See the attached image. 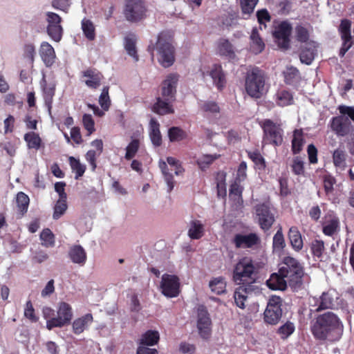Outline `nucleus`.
<instances>
[{"instance_id": "obj_1", "label": "nucleus", "mask_w": 354, "mask_h": 354, "mask_svg": "<svg viewBox=\"0 0 354 354\" xmlns=\"http://www.w3.org/2000/svg\"><path fill=\"white\" fill-rule=\"evenodd\" d=\"M257 275L258 268L250 258L243 257L234 266L232 280L239 286L235 289L234 298L239 308L244 309L248 295L258 289L255 285Z\"/></svg>"}, {"instance_id": "obj_2", "label": "nucleus", "mask_w": 354, "mask_h": 354, "mask_svg": "<svg viewBox=\"0 0 354 354\" xmlns=\"http://www.w3.org/2000/svg\"><path fill=\"white\" fill-rule=\"evenodd\" d=\"M343 324L332 312L318 315L310 323V331L318 340L338 341L343 333Z\"/></svg>"}, {"instance_id": "obj_3", "label": "nucleus", "mask_w": 354, "mask_h": 354, "mask_svg": "<svg viewBox=\"0 0 354 354\" xmlns=\"http://www.w3.org/2000/svg\"><path fill=\"white\" fill-rule=\"evenodd\" d=\"M279 269L293 291L297 292L303 288L304 267L298 259L290 256L284 257Z\"/></svg>"}, {"instance_id": "obj_4", "label": "nucleus", "mask_w": 354, "mask_h": 354, "mask_svg": "<svg viewBox=\"0 0 354 354\" xmlns=\"http://www.w3.org/2000/svg\"><path fill=\"white\" fill-rule=\"evenodd\" d=\"M158 55V62L164 68H168L175 62V48L171 44V37L165 32H161L157 37L156 41H150L147 47V51L154 58V51Z\"/></svg>"}, {"instance_id": "obj_5", "label": "nucleus", "mask_w": 354, "mask_h": 354, "mask_svg": "<svg viewBox=\"0 0 354 354\" xmlns=\"http://www.w3.org/2000/svg\"><path fill=\"white\" fill-rule=\"evenodd\" d=\"M266 75L263 71L254 67L248 71L245 79L246 93L252 98L259 99L265 90Z\"/></svg>"}, {"instance_id": "obj_6", "label": "nucleus", "mask_w": 354, "mask_h": 354, "mask_svg": "<svg viewBox=\"0 0 354 354\" xmlns=\"http://www.w3.org/2000/svg\"><path fill=\"white\" fill-rule=\"evenodd\" d=\"M147 8L145 0H124L123 15L127 21L136 23L147 17Z\"/></svg>"}, {"instance_id": "obj_7", "label": "nucleus", "mask_w": 354, "mask_h": 354, "mask_svg": "<svg viewBox=\"0 0 354 354\" xmlns=\"http://www.w3.org/2000/svg\"><path fill=\"white\" fill-rule=\"evenodd\" d=\"M263 131L262 144L271 145L274 147L281 145L283 142V129L279 124L270 119H266L261 123Z\"/></svg>"}, {"instance_id": "obj_8", "label": "nucleus", "mask_w": 354, "mask_h": 354, "mask_svg": "<svg viewBox=\"0 0 354 354\" xmlns=\"http://www.w3.org/2000/svg\"><path fill=\"white\" fill-rule=\"evenodd\" d=\"M283 299L279 296L273 295L270 297L267 306L263 313L264 322L269 325H277L283 314Z\"/></svg>"}, {"instance_id": "obj_9", "label": "nucleus", "mask_w": 354, "mask_h": 354, "mask_svg": "<svg viewBox=\"0 0 354 354\" xmlns=\"http://www.w3.org/2000/svg\"><path fill=\"white\" fill-rule=\"evenodd\" d=\"M255 212L260 228L266 232L275 222L274 209L269 203H262L255 206Z\"/></svg>"}, {"instance_id": "obj_10", "label": "nucleus", "mask_w": 354, "mask_h": 354, "mask_svg": "<svg viewBox=\"0 0 354 354\" xmlns=\"http://www.w3.org/2000/svg\"><path fill=\"white\" fill-rule=\"evenodd\" d=\"M57 314L56 317H52L46 321V328L48 330L69 324L73 316L71 305L64 301L59 304Z\"/></svg>"}, {"instance_id": "obj_11", "label": "nucleus", "mask_w": 354, "mask_h": 354, "mask_svg": "<svg viewBox=\"0 0 354 354\" xmlns=\"http://www.w3.org/2000/svg\"><path fill=\"white\" fill-rule=\"evenodd\" d=\"M46 15L48 23L46 27L47 34L54 41H60L64 32L63 27L61 25L62 21L61 17L53 12H47Z\"/></svg>"}, {"instance_id": "obj_12", "label": "nucleus", "mask_w": 354, "mask_h": 354, "mask_svg": "<svg viewBox=\"0 0 354 354\" xmlns=\"http://www.w3.org/2000/svg\"><path fill=\"white\" fill-rule=\"evenodd\" d=\"M180 280L176 275L164 274L162 276L161 292L167 297H176L180 293Z\"/></svg>"}, {"instance_id": "obj_13", "label": "nucleus", "mask_w": 354, "mask_h": 354, "mask_svg": "<svg viewBox=\"0 0 354 354\" xmlns=\"http://www.w3.org/2000/svg\"><path fill=\"white\" fill-rule=\"evenodd\" d=\"M197 328L201 337L208 339L211 334L212 321L207 308L204 305H199L197 308Z\"/></svg>"}, {"instance_id": "obj_14", "label": "nucleus", "mask_w": 354, "mask_h": 354, "mask_svg": "<svg viewBox=\"0 0 354 354\" xmlns=\"http://www.w3.org/2000/svg\"><path fill=\"white\" fill-rule=\"evenodd\" d=\"M179 75L176 73H171L162 83L161 97L167 100H175L176 86Z\"/></svg>"}, {"instance_id": "obj_15", "label": "nucleus", "mask_w": 354, "mask_h": 354, "mask_svg": "<svg viewBox=\"0 0 354 354\" xmlns=\"http://www.w3.org/2000/svg\"><path fill=\"white\" fill-rule=\"evenodd\" d=\"M81 79L88 88L97 89L102 84L104 75L97 69L90 67L81 73Z\"/></svg>"}, {"instance_id": "obj_16", "label": "nucleus", "mask_w": 354, "mask_h": 354, "mask_svg": "<svg viewBox=\"0 0 354 354\" xmlns=\"http://www.w3.org/2000/svg\"><path fill=\"white\" fill-rule=\"evenodd\" d=\"M260 238L256 233L248 234H236L232 239V243L236 248H252L260 243Z\"/></svg>"}, {"instance_id": "obj_17", "label": "nucleus", "mask_w": 354, "mask_h": 354, "mask_svg": "<svg viewBox=\"0 0 354 354\" xmlns=\"http://www.w3.org/2000/svg\"><path fill=\"white\" fill-rule=\"evenodd\" d=\"M292 31L291 25L287 21L281 22L273 32V36L279 41L281 48L287 49L290 46V36Z\"/></svg>"}, {"instance_id": "obj_18", "label": "nucleus", "mask_w": 354, "mask_h": 354, "mask_svg": "<svg viewBox=\"0 0 354 354\" xmlns=\"http://www.w3.org/2000/svg\"><path fill=\"white\" fill-rule=\"evenodd\" d=\"M209 75L212 79L213 84L217 90L222 91L226 86L227 84L226 74L224 72L222 66L220 64H213L209 71Z\"/></svg>"}, {"instance_id": "obj_19", "label": "nucleus", "mask_w": 354, "mask_h": 354, "mask_svg": "<svg viewBox=\"0 0 354 354\" xmlns=\"http://www.w3.org/2000/svg\"><path fill=\"white\" fill-rule=\"evenodd\" d=\"M351 122L348 118L342 116L333 117L330 121L329 126L331 130L338 136L344 137L349 132Z\"/></svg>"}, {"instance_id": "obj_20", "label": "nucleus", "mask_w": 354, "mask_h": 354, "mask_svg": "<svg viewBox=\"0 0 354 354\" xmlns=\"http://www.w3.org/2000/svg\"><path fill=\"white\" fill-rule=\"evenodd\" d=\"M317 55V46L313 41L300 46L299 59L301 63L310 65Z\"/></svg>"}, {"instance_id": "obj_21", "label": "nucleus", "mask_w": 354, "mask_h": 354, "mask_svg": "<svg viewBox=\"0 0 354 354\" xmlns=\"http://www.w3.org/2000/svg\"><path fill=\"white\" fill-rule=\"evenodd\" d=\"M41 86L42 88V95L44 100L45 105L48 108L49 112H50L53 97L55 94V84L54 83H47L45 76H43V78L41 81Z\"/></svg>"}, {"instance_id": "obj_22", "label": "nucleus", "mask_w": 354, "mask_h": 354, "mask_svg": "<svg viewBox=\"0 0 354 354\" xmlns=\"http://www.w3.org/2000/svg\"><path fill=\"white\" fill-rule=\"evenodd\" d=\"M339 220L335 216H330L326 218L322 223V232L324 235L333 237L339 231Z\"/></svg>"}, {"instance_id": "obj_23", "label": "nucleus", "mask_w": 354, "mask_h": 354, "mask_svg": "<svg viewBox=\"0 0 354 354\" xmlns=\"http://www.w3.org/2000/svg\"><path fill=\"white\" fill-rule=\"evenodd\" d=\"M93 322V317L91 313H87L75 319L72 323V330L74 334L80 335Z\"/></svg>"}, {"instance_id": "obj_24", "label": "nucleus", "mask_w": 354, "mask_h": 354, "mask_svg": "<svg viewBox=\"0 0 354 354\" xmlns=\"http://www.w3.org/2000/svg\"><path fill=\"white\" fill-rule=\"evenodd\" d=\"M39 55L45 65L51 66L55 61L56 55L53 47L47 41H43L39 48Z\"/></svg>"}, {"instance_id": "obj_25", "label": "nucleus", "mask_w": 354, "mask_h": 354, "mask_svg": "<svg viewBox=\"0 0 354 354\" xmlns=\"http://www.w3.org/2000/svg\"><path fill=\"white\" fill-rule=\"evenodd\" d=\"M174 101L158 97L156 103L153 105L152 110L154 113L161 115L174 113V109L172 103Z\"/></svg>"}, {"instance_id": "obj_26", "label": "nucleus", "mask_w": 354, "mask_h": 354, "mask_svg": "<svg viewBox=\"0 0 354 354\" xmlns=\"http://www.w3.org/2000/svg\"><path fill=\"white\" fill-rule=\"evenodd\" d=\"M266 285L271 290H284L288 286V282L286 279L279 273V270L277 273H272L270 278L266 281Z\"/></svg>"}, {"instance_id": "obj_27", "label": "nucleus", "mask_w": 354, "mask_h": 354, "mask_svg": "<svg viewBox=\"0 0 354 354\" xmlns=\"http://www.w3.org/2000/svg\"><path fill=\"white\" fill-rule=\"evenodd\" d=\"M217 53L222 57L229 59H234L236 54L233 45L227 39L221 38L217 43Z\"/></svg>"}, {"instance_id": "obj_28", "label": "nucleus", "mask_w": 354, "mask_h": 354, "mask_svg": "<svg viewBox=\"0 0 354 354\" xmlns=\"http://www.w3.org/2000/svg\"><path fill=\"white\" fill-rule=\"evenodd\" d=\"M68 257L73 263L80 266H84L87 259L86 251L80 245L71 247L68 251Z\"/></svg>"}, {"instance_id": "obj_29", "label": "nucleus", "mask_w": 354, "mask_h": 354, "mask_svg": "<svg viewBox=\"0 0 354 354\" xmlns=\"http://www.w3.org/2000/svg\"><path fill=\"white\" fill-rule=\"evenodd\" d=\"M288 237L292 249L296 252H299L304 247V242L301 234L296 226L290 227L288 232Z\"/></svg>"}, {"instance_id": "obj_30", "label": "nucleus", "mask_w": 354, "mask_h": 354, "mask_svg": "<svg viewBox=\"0 0 354 354\" xmlns=\"http://www.w3.org/2000/svg\"><path fill=\"white\" fill-rule=\"evenodd\" d=\"M347 156H348L344 146H339L338 148L335 149L332 155L334 166L342 171L345 170L346 167Z\"/></svg>"}, {"instance_id": "obj_31", "label": "nucleus", "mask_w": 354, "mask_h": 354, "mask_svg": "<svg viewBox=\"0 0 354 354\" xmlns=\"http://www.w3.org/2000/svg\"><path fill=\"white\" fill-rule=\"evenodd\" d=\"M136 36L133 33L128 34L124 39V49L127 54L133 57L135 62H138L139 60V56L136 46Z\"/></svg>"}, {"instance_id": "obj_32", "label": "nucleus", "mask_w": 354, "mask_h": 354, "mask_svg": "<svg viewBox=\"0 0 354 354\" xmlns=\"http://www.w3.org/2000/svg\"><path fill=\"white\" fill-rule=\"evenodd\" d=\"M204 225L201 221L193 220L190 221L189 228L188 230V236L191 239H200L204 236Z\"/></svg>"}, {"instance_id": "obj_33", "label": "nucleus", "mask_w": 354, "mask_h": 354, "mask_svg": "<svg viewBox=\"0 0 354 354\" xmlns=\"http://www.w3.org/2000/svg\"><path fill=\"white\" fill-rule=\"evenodd\" d=\"M250 48L255 53H261L265 48V44L259 34L257 28L252 29L250 35Z\"/></svg>"}, {"instance_id": "obj_34", "label": "nucleus", "mask_w": 354, "mask_h": 354, "mask_svg": "<svg viewBox=\"0 0 354 354\" xmlns=\"http://www.w3.org/2000/svg\"><path fill=\"white\" fill-rule=\"evenodd\" d=\"M150 138L153 145L159 147L162 144V136L160 131V124L155 118H151L149 122Z\"/></svg>"}, {"instance_id": "obj_35", "label": "nucleus", "mask_w": 354, "mask_h": 354, "mask_svg": "<svg viewBox=\"0 0 354 354\" xmlns=\"http://www.w3.org/2000/svg\"><path fill=\"white\" fill-rule=\"evenodd\" d=\"M305 143L304 132L302 129H295L293 131V138L292 140V151L293 154L299 153Z\"/></svg>"}, {"instance_id": "obj_36", "label": "nucleus", "mask_w": 354, "mask_h": 354, "mask_svg": "<svg viewBox=\"0 0 354 354\" xmlns=\"http://www.w3.org/2000/svg\"><path fill=\"white\" fill-rule=\"evenodd\" d=\"M160 335L157 330H148L142 335L140 344L145 346H154L158 344Z\"/></svg>"}, {"instance_id": "obj_37", "label": "nucleus", "mask_w": 354, "mask_h": 354, "mask_svg": "<svg viewBox=\"0 0 354 354\" xmlns=\"http://www.w3.org/2000/svg\"><path fill=\"white\" fill-rule=\"evenodd\" d=\"M17 205L19 217H22L28 211L30 199L27 194L20 192L17 194Z\"/></svg>"}, {"instance_id": "obj_38", "label": "nucleus", "mask_w": 354, "mask_h": 354, "mask_svg": "<svg viewBox=\"0 0 354 354\" xmlns=\"http://www.w3.org/2000/svg\"><path fill=\"white\" fill-rule=\"evenodd\" d=\"M283 75L285 83L289 85L297 83L301 79L299 71L294 66L288 67Z\"/></svg>"}, {"instance_id": "obj_39", "label": "nucleus", "mask_w": 354, "mask_h": 354, "mask_svg": "<svg viewBox=\"0 0 354 354\" xmlns=\"http://www.w3.org/2000/svg\"><path fill=\"white\" fill-rule=\"evenodd\" d=\"M82 30L86 38L93 41L95 38V28L91 19L84 18L81 22Z\"/></svg>"}, {"instance_id": "obj_40", "label": "nucleus", "mask_w": 354, "mask_h": 354, "mask_svg": "<svg viewBox=\"0 0 354 354\" xmlns=\"http://www.w3.org/2000/svg\"><path fill=\"white\" fill-rule=\"evenodd\" d=\"M248 156L254 162L255 167L260 170H263L266 167V163L264 158L258 149L254 151H246Z\"/></svg>"}, {"instance_id": "obj_41", "label": "nucleus", "mask_w": 354, "mask_h": 354, "mask_svg": "<svg viewBox=\"0 0 354 354\" xmlns=\"http://www.w3.org/2000/svg\"><path fill=\"white\" fill-rule=\"evenodd\" d=\"M220 156L219 154H205L198 158L196 163L201 170L205 171Z\"/></svg>"}, {"instance_id": "obj_42", "label": "nucleus", "mask_w": 354, "mask_h": 354, "mask_svg": "<svg viewBox=\"0 0 354 354\" xmlns=\"http://www.w3.org/2000/svg\"><path fill=\"white\" fill-rule=\"evenodd\" d=\"M39 237L43 246L46 248H52L55 245V237L49 228L44 229L40 233Z\"/></svg>"}, {"instance_id": "obj_43", "label": "nucleus", "mask_w": 354, "mask_h": 354, "mask_svg": "<svg viewBox=\"0 0 354 354\" xmlns=\"http://www.w3.org/2000/svg\"><path fill=\"white\" fill-rule=\"evenodd\" d=\"M209 286L211 290L216 295H221L225 292L226 283L222 277L214 278L210 281Z\"/></svg>"}, {"instance_id": "obj_44", "label": "nucleus", "mask_w": 354, "mask_h": 354, "mask_svg": "<svg viewBox=\"0 0 354 354\" xmlns=\"http://www.w3.org/2000/svg\"><path fill=\"white\" fill-rule=\"evenodd\" d=\"M286 247V242L280 226L272 239V248L274 251L281 252Z\"/></svg>"}, {"instance_id": "obj_45", "label": "nucleus", "mask_w": 354, "mask_h": 354, "mask_svg": "<svg viewBox=\"0 0 354 354\" xmlns=\"http://www.w3.org/2000/svg\"><path fill=\"white\" fill-rule=\"evenodd\" d=\"M159 167L164 176L165 180L168 186V192H170L174 187V176L171 172L169 171L167 164L164 161L159 162Z\"/></svg>"}, {"instance_id": "obj_46", "label": "nucleus", "mask_w": 354, "mask_h": 354, "mask_svg": "<svg viewBox=\"0 0 354 354\" xmlns=\"http://www.w3.org/2000/svg\"><path fill=\"white\" fill-rule=\"evenodd\" d=\"M168 136L171 142H179L187 138L186 131L180 127H173L168 131Z\"/></svg>"}, {"instance_id": "obj_47", "label": "nucleus", "mask_w": 354, "mask_h": 354, "mask_svg": "<svg viewBox=\"0 0 354 354\" xmlns=\"http://www.w3.org/2000/svg\"><path fill=\"white\" fill-rule=\"evenodd\" d=\"M24 140L30 149H38L41 143L39 136L35 132H28L24 135Z\"/></svg>"}, {"instance_id": "obj_48", "label": "nucleus", "mask_w": 354, "mask_h": 354, "mask_svg": "<svg viewBox=\"0 0 354 354\" xmlns=\"http://www.w3.org/2000/svg\"><path fill=\"white\" fill-rule=\"evenodd\" d=\"M69 163L73 171L75 172V179H78L84 175L86 166L81 164L79 160L71 156L69 158Z\"/></svg>"}, {"instance_id": "obj_49", "label": "nucleus", "mask_w": 354, "mask_h": 354, "mask_svg": "<svg viewBox=\"0 0 354 354\" xmlns=\"http://www.w3.org/2000/svg\"><path fill=\"white\" fill-rule=\"evenodd\" d=\"M292 95L288 91L283 90L277 93V103L280 106H286L293 104Z\"/></svg>"}, {"instance_id": "obj_50", "label": "nucleus", "mask_w": 354, "mask_h": 354, "mask_svg": "<svg viewBox=\"0 0 354 354\" xmlns=\"http://www.w3.org/2000/svg\"><path fill=\"white\" fill-rule=\"evenodd\" d=\"M140 148V141L138 139L132 140L126 147L124 158L126 160H131L135 157Z\"/></svg>"}, {"instance_id": "obj_51", "label": "nucleus", "mask_w": 354, "mask_h": 354, "mask_svg": "<svg viewBox=\"0 0 354 354\" xmlns=\"http://www.w3.org/2000/svg\"><path fill=\"white\" fill-rule=\"evenodd\" d=\"M295 330V326L294 324L290 321H287L278 328L277 333L282 339H286L294 333Z\"/></svg>"}, {"instance_id": "obj_52", "label": "nucleus", "mask_w": 354, "mask_h": 354, "mask_svg": "<svg viewBox=\"0 0 354 354\" xmlns=\"http://www.w3.org/2000/svg\"><path fill=\"white\" fill-rule=\"evenodd\" d=\"M310 250L315 257L320 259L325 250L324 242L322 240L315 239L310 244Z\"/></svg>"}, {"instance_id": "obj_53", "label": "nucleus", "mask_w": 354, "mask_h": 354, "mask_svg": "<svg viewBox=\"0 0 354 354\" xmlns=\"http://www.w3.org/2000/svg\"><path fill=\"white\" fill-rule=\"evenodd\" d=\"M292 171L295 175L297 176H304L305 167L304 162L299 156H296L292 160L291 165Z\"/></svg>"}, {"instance_id": "obj_54", "label": "nucleus", "mask_w": 354, "mask_h": 354, "mask_svg": "<svg viewBox=\"0 0 354 354\" xmlns=\"http://www.w3.org/2000/svg\"><path fill=\"white\" fill-rule=\"evenodd\" d=\"M333 299L328 292H323L320 297L319 304L317 311L332 308L333 306Z\"/></svg>"}, {"instance_id": "obj_55", "label": "nucleus", "mask_w": 354, "mask_h": 354, "mask_svg": "<svg viewBox=\"0 0 354 354\" xmlns=\"http://www.w3.org/2000/svg\"><path fill=\"white\" fill-rule=\"evenodd\" d=\"M67 209L66 199L59 198L55 207L53 217L54 219L59 218Z\"/></svg>"}, {"instance_id": "obj_56", "label": "nucleus", "mask_w": 354, "mask_h": 354, "mask_svg": "<svg viewBox=\"0 0 354 354\" xmlns=\"http://www.w3.org/2000/svg\"><path fill=\"white\" fill-rule=\"evenodd\" d=\"M109 87L106 86L102 90V93L99 97V104L104 111H108L110 105L111 100L109 95Z\"/></svg>"}, {"instance_id": "obj_57", "label": "nucleus", "mask_w": 354, "mask_h": 354, "mask_svg": "<svg viewBox=\"0 0 354 354\" xmlns=\"http://www.w3.org/2000/svg\"><path fill=\"white\" fill-rule=\"evenodd\" d=\"M82 123L84 129L87 131L88 136L92 134L95 131V122L91 114L85 113L82 117Z\"/></svg>"}, {"instance_id": "obj_58", "label": "nucleus", "mask_w": 354, "mask_h": 354, "mask_svg": "<svg viewBox=\"0 0 354 354\" xmlns=\"http://www.w3.org/2000/svg\"><path fill=\"white\" fill-rule=\"evenodd\" d=\"M259 0H241V7L243 14L250 15L257 4Z\"/></svg>"}, {"instance_id": "obj_59", "label": "nucleus", "mask_w": 354, "mask_h": 354, "mask_svg": "<svg viewBox=\"0 0 354 354\" xmlns=\"http://www.w3.org/2000/svg\"><path fill=\"white\" fill-rule=\"evenodd\" d=\"M295 31L297 41L305 44L308 42L309 33L305 27L297 26L295 28Z\"/></svg>"}, {"instance_id": "obj_60", "label": "nucleus", "mask_w": 354, "mask_h": 354, "mask_svg": "<svg viewBox=\"0 0 354 354\" xmlns=\"http://www.w3.org/2000/svg\"><path fill=\"white\" fill-rule=\"evenodd\" d=\"M51 5L55 9L67 13L71 6V0H52Z\"/></svg>"}, {"instance_id": "obj_61", "label": "nucleus", "mask_w": 354, "mask_h": 354, "mask_svg": "<svg viewBox=\"0 0 354 354\" xmlns=\"http://www.w3.org/2000/svg\"><path fill=\"white\" fill-rule=\"evenodd\" d=\"M201 109L204 112H209L211 113H219L220 108L216 102L213 101H206L201 106Z\"/></svg>"}, {"instance_id": "obj_62", "label": "nucleus", "mask_w": 354, "mask_h": 354, "mask_svg": "<svg viewBox=\"0 0 354 354\" xmlns=\"http://www.w3.org/2000/svg\"><path fill=\"white\" fill-rule=\"evenodd\" d=\"M24 316L32 322H36L38 321V317L35 315V309L30 301H28L26 304Z\"/></svg>"}, {"instance_id": "obj_63", "label": "nucleus", "mask_w": 354, "mask_h": 354, "mask_svg": "<svg viewBox=\"0 0 354 354\" xmlns=\"http://www.w3.org/2000/svg\"><path fill=\"white\" fill-rule=\"evenodd\" d=\"M351 22L348 19H342L339 25V30L341 34V37H346L351 36Z\"/></svg>"}, {"instance_id": "obj_64", "label": "nucleus", "mask_w": 354, "mask_h": 354, "mask_svg": "<svg viewBox=\"0 0 354 354\" xmlns=\"http://www.w3.org/2000/svg\"><path fill=\"white\" fill-rule=\"evenodd\" d=\"M343 43L339 50V55L343 57L346 53L351 48L353 45L352 37L347 36L346 37H341Z\"/></svg>"}]
</instances>
